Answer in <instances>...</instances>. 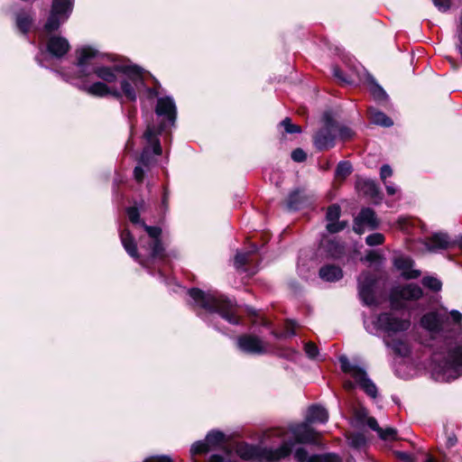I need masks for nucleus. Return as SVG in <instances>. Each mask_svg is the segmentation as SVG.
Instances as JSON below:
<instances>
[{
	"label": "nucleus",
	"mask_w": 462,
	"mask_h": 462,
	"mask_svg": "<svg viewBox=\"0 0 462 462\" xmlns=\"http://www.w3.org/2000/svg\"><path fill=\"white\" fill-rule=\"evenodd\" d=\"M261 444L254 446L239 442L234 445L227 441L224 433L212 430L205 440L197 441L191 446L190 454L193 457L220 449L222 454L212 455L208 462H237L236 456L248 462H279L291 455L294 446L291 439L284 438V431L280 429L265 432Z\"/></svg>",
	"instance_id": "obj_1"
},
{
	"label": "nucleus",
	"mask_w": 462,
	"mask_h": 462,
	"mask_svg": "<svg viewBox=\"0 0 462 462\" xmlns=\"http://www.w3.org/2000/svg\"><path fill=\"white\" fill-rule=\"evenodd\" d=\"M118 81L119 88L116 86L110 87L103 82H94L92 84L82 82L79 88L93 97H104L111 96L116 98L125 97L132 102L136 101L140 93L144 90L148 91L151 96L157 95L155 90L145 87L143 71L136 65L127 64Z\"/></svg>",
	"instance_id": "obj_2"
},
{
	"label": "nucleus",
	"mask_w": 462,
	"mask_h": 462,
	"mask_svg": "<svg viewBox=\"0 0 462 462\" xmlns=\"http://www.w3.org/2000/svg\"><path fill=\"white\" fill-rule=\"evenodd\" d=\"M432 375L437 381L448 382L462 375V345L448 341L432 355Z\"/></svg>",
	"instance_id": "obj_3"
},
{
	"label": "nucleus",
	"mask_w": 462,
	"mask_h": 462,
	"mask_svg": "<svg viewBox=\"0 0 462 462\" xmlns=\"http://www.w3.org/2000/svg\"><path fill=\"white\" fill-rule=\"evenodd\" d=\"M450 317L443 310H434L424 314L420 319L421 327L432 336H441L449 332L462 331V313L453 310Z\"/></svg>",
	"instance_id": "obj_4"
},
{
	"label": "nucleus",
	"mask_w": 462,
	"mask_h": 462,
	"mask_svg": "<svg viewBox=\"0 0 462 462\" xmlns=\"http://www.w3.org/2000/svg\"><path fill=\"white\" fill-rule=\"evenodd\" d=\"M155 113L159 117H163L160 124V127L157 130L154 126L148 125L143 134V138L146 143L153 146V153L160 155L162 153V147L160 145L158 135L168 126L173 125L176 121L177 108L173 98L171 97H159L155 107Z\"/></svg>",
	"instance_id": "obj_5"
},
{
	"label": "nucleus",
	"mask_w": 462,
	"mask_h": 462,
	"mask_svg": "<svg viewBox=\"0 0 462 462\" xmlns=\"http://www.w3.org/2000/svg\"><path fill=\"white\" fill-rule=\"evenodd\" d=\"M189 294L198 307L202 308L210 313H218L230 324H239V319L234 311L232 303L224 297L211 293H205L199 289L189 290Z\"/></svg>",
	"instance_id": "obj_6"
},
{
	"label": "nucleus",
	"mask_w": 462,
	"mask_h": 462,
	"mask_svg": "<svg viewBox=\"0 0 462 462\" xmlns=\"http://www.w3.org/2000/svg\"><path fill=\"white\" fill-rule=\"evenodd\" d=\"M364 324L370 334L383 331L387 338L408 330L411 321L409 319L401 318L394 313L385 312L371 319H365Z\"/></svg>",
	"instance_id": "obj_7"
},
{
	"label": "nucleus",
	"mask_w": 462,
	"mask_h": 462,
	"mask_svg": "<svg viewBox=\"0 0 462 462\" xmlns=\"http://www.w3.org/2000/svg\"><path fill=\"white\" fill-rule=\"evenodd\" d=\"M73 6L74 0H52L51 13L44 24V32L57 31L69 19Z\"/></svg>",
	"instance_id": "obj_8"
},
{
	"label": "nucleus",
	"mask_w": 462,
	"mask_h": 462,
	"mask_svg": "<svg viewBox=\"0 0 462 462\" xmlns=\"http://www.w3.org/2000/svg\"><path fill=\"white\" fill-rule=\"evenodd\" d=\"M339 363L342 371L348 374L362 390H364L372 398H375L377 396V388L369 379L364 367L350 363L345 356L339 357Z\"/></svg>",
	"instance_id": "obj_9"
},
{
	"label": "nucleus",
	"mask_w": 462,
	"mask_h": 462,
	"mask_svg": "<svg viewBox=\"0 0 462 462\" xmlns=\"http://www.w3.org/2000/svg\"><path fill=\"white\" fill-rule=\"evenodd\" d=\"M77 54V78L82 79L90 77L94 72L95 66L100 65L98 63L100 54L91 47L81 48Z\"/></svg>",
	"instance_id": "obj_10"
},
{
	"label": "nucleus",
	"mask_w": 462,
	"mask_h": 462,
	"mask_svg": "<svg viewBox=\"0 0 462 462\" xmlns=\"http://www.w3.org/2000/svg\"><path fill=\"white\" fill-rule=\"evenodd\" d=\"M421 288L414 283L394 287L390 295L391 303L395 308L403 307L406 301L417 300L422 297Z\"/></svg>",
	"instance_id": "obj_11"
},
{
	"label": "nucleus",
	"mask_w": 462,
	"mask_h": 462,
	"mask_svg": "<svg viewBox=\"0 0 462 462\" xmlns=\"http://www.w3.org/2000/svg\"><path fill=\"white\" fill-rule=\"evenodd\" d=\"M325 125L314 136V145L319 150H327L335 145L337 123L328 115L324 116Z\"/></svg>",
	"instance_id": "obj_12"
},
{
	"label": "nucleus",
	"mask_w": 462,
	"mask_h": 462,
	"mask_svg": "<svg viewBox=\"0 0 462 462\" xmlns=\"http://www.w3.org/2000/svg\"><path fill=\"white\" fill-rule=\"evenodd\" d=\"M237 347L249 355H264L268 352V344L261 337L246 334L240 336L236 340Z\"/></svg>",
	"instance_id": "obj_13"
},
{
	"label": "nucleus",
	"mask_w": 462,
	"mask_h": 462,
	"mask_svg": "<svg viewBox=\"0 0 462 462\" xmlns=\"http://www.w3.org/2000/svg\"><path fill=\"white\" fill-rule=\"evenodd\" d=\"M127 64L115 63L111 66L99 65L95 66L94 74L100 80L98 82H103L107 86H115V83L117 82L125 70Z\"/></svg>",
	"instance_id": "obj_14"
},
{
	"label": "nucleus",
	"mask_w": 462,
	"mask_h": 462,
	"mask_svg": "<svg viewBox=\"0 0 462 462\" xmlns=\"http://www.w3.org/2000/svg\"><path fill=\"white\" fill-rule=\"evenodd\" d=\"M375 277L369 273H363L358 278V294L365 305L376 303L374 297Z\"/></svg>",
	"instance_id": "obj_15"
},
{
	"label": "nucleus",
	"mask_w": 462,
	"mask_h": 462,
	"mask_svg": "<svg viewBox=\"0 0 462 462\" xmlns=\"http://www.w3.org/2000/svg\"><path fill=\"white\" fill-rule=\"evenodd\" d=\"M144 230L148 234L149 247L146 248V242H142L141 248L145 249L147 254L152 258H157L162 256L163 247L160 240V236L162 234V229L157 226H150L142 223Z\"/></svg>",
	"instance_id": "obj_16"
},
{
	"label": "nucleus",
	"mask_w": 462,
	"mask_h": 462,
	"mask_svg": "<svg viewBox=\"0 0 462 462\" xmlns=\"http://www.w3.org/2000/svg\"><path fill=\"white\" fill-rule=\"evenodd\" d=\"M378 219L371 208H363L355 218L354 229L356 233L362 234L365 228L374 229L378 226Z\"/></svg>",
	"instance_id": "obj_17"
},
{
	"label": "nucleus",
	"mask_w": 462,
	"mask_h": 462,
	"mask_svg": "<svg viewBox=\"0 0 462 462\" xmlns=\"http://www.w3.org/2000/svg\"><path fill=\"white\" fill-rule=\"evenodd\" d=\"M310 423L305 422L292 425L290 430L298 443H314L317 439V432L310 427Z\"/></svg>",
	"instance_id": "obj_18"
},
{
	"label": "nucleus",
	"mask_w": 462,
	"mask_h": 462,
	"mask_svg": "<svg viewBox=\"0 0 462 462\" xmlns=\"http://www.w3.org/2000/svg\"><path fill=\"white\" fill-rule=\"evenodd\" d=\"M69 41L60 35H51L46 42L47 51L55 58L63 57L69 50Z\"/></svg>",
	"instance_id": "obj_19"
},
{
	"label": "nucleus",
	"mask_w": 462,
	"mask_h": 462,
	"mask_svg": "<svg viewBox=\"0 0 462 462\" xmlns=\"http://www.w3.org/2000/svg\"><path fill=\"white\" fill-rule=\"evenodd\" d=\"M393 264L405 279H416L420 275L419 270L413 269V261L409 256H396Z\"/></svg>",
	"instance_id": "obj_20"
},
{
	"label": "nucleus",
	"mask_w": 462,
	"mask_h": 462,
	"mask_svg": "<svg viewBox=\"0 0 462 462\" xmlns=\"http://www.w3.org/2000/svg\"><path fill=\"white\" fill-rule=\"evenodd\" d=\"M425 249L429 252H437L452 246V240L446 233H436L424 241Z\"/></svg>",
	"instance_id": "obj_21"
},
{
	"label": "nucleus",
	"mask_w": 462,
	"mask_h": 462,
	"mask_svg": "<svg viewBox=\"0 0 462 462\" xmlns=\"http://www.w3.org/2000/svg\"><path fill=\"white\" fill-rule=\"evenodd\" d=\"M294 457L298 462H340L339 457L335 454L309 456L307 450L303 448L295 450Z\"/></svg>",
	"instance_id": "obj_22"
},
{
	"label": "nucleus",
	"mask_w": 462,
	"mask_h": 462,
	"mask_svg": "<svg viewBox=\"0 0 462 462\" xmlns=\"http://www.w3.org/2000/svg\"><path fill=\"white\" fill-rule=\"evenodd\" d=\"M120 238L122 245L125 250L127 252V254L132 258L138 261L142 265H145L143 259H142L139 254L137 253L136 244L130 232L128 230L122 231L120 234Z\"/></svg>",
	"instance_id": "obj_23"
},
{
	"label": "nucleus",
	"mask_w": 462,
	"mask_h": 462,
	"mask_svg": "<svg viewBox=\"0 0 462 462\" xmlns=\"http://www.w3.org/2000/svg\"><path fill=\"white\" fill-rule=\"evenodd\" d=\"M328 419V411L319 405H313L309 408L307 415H306V420L310 423H325Z\"/></svg>",
	"instance_id": "obj_24"
},
{
	"label": "nucleus",
	"mask_w": 462,
	"mask_h": 462,
	"mask_svg": "<svg viewBox=\"0 0 462 462\" xmlns=\"http://www.w3.org/2000/svg\"><path fill=\"white\" fill-rule=\"evenodd\" d=\"M151 149L153 150V146H152L151 144H149L147 143V146L143 149L142 154H141V157H140V162L139 163L141 165H137L135 168H134V179L138 181V182H141L143 181V177H144V171L142 167L143 166H148L149 163H150V152H151Z\"/></svg>",
	"instance_id": "obj_25"
},
{
	"label": "nucleus",
	"mask_w": 462,
	"mask_h": 462,
	"mask_svg": "<svg viewBox=\"0 0 462 462\" xmlns=\"http://www.w3.org/2000/svg\"><path fill=\"white\" fill-rule=\"evenodd\" d=\"M319 276L326 282H336L343 277V272L339 267L328 264L320 268Z\"/></svg>",
	"instance_id": "obj_26"
},
{
	"label": "nucleus",
	"mask_w": 462,
	"mask_h": 462,
	"mask_svg": "<svg viewBox=\"0 0 462 462\" xmlns=\"http://www.w3.org/2000/svg\"><path fill=\"white\" fill-rule=\"evenodd\" d=\"M320 246L332 258L340 257L344 252V247L334 240L323 239Z\"/></svg>",
	"instance_id": "obj_27"
},
{
	"label": "nucleus",
	"mask_w": 462,
	"mask_h": 462,
	"mask_svg": "<svg viewBox=\"0 0 462 462\" xmlns=\"http://www.w3.org/2000/svg\"><path fill=\"white\" fill-rule=\"evenodd\" d=\"M368 113L371 123L374 125L389 127L393 124L390 117H388L384 113L375 108H369Z\"/></svg>",
	"instance_id": "obj_28"
},
{
	"label": "nucleus",
	"mask_w": 462,
	"mask_h": 462,
	"mask_svg": "<svg viewBox=\"0 0 462 462\" xmlns=\"http://www.w3.org/2000/svg\"><path fill=\"white\" fill-rule=\"evenodd\" d=\"M384 343L387 346L391 347L396 354L405 356L409 354V346L403 340H390V337L384 339Z\"/></svg>",
	"instance_id": "obj_29"
},
{
	"label": "nucleus",
	"mask_w": 462,
	"mask_h": 462,
	"mask_svg": "<svg viewBox=\"0 0 462 462\" xmlns=\"http://www.w3.org/2000/svg\"><path fill=\"white\" fill-rule=\"evenodd\" d=\"M361 189L364 193L372 198H375L379 194V188L376 182L373 180H364L359 183Z\"/></svg>",
	"instance_id": "obj_30"
},
{
	"label": "nucleus",
	"mask_w": 462,
	"mask_h": 462,
	"mask_svg": "<svg viewBox=\"0 0 462 462\" xmlns=\"http://www.w3.org/2000/svg\"><path fill=\"white\" fill-rule=\"evenodd\" d=\"M32 23V19L27 14H19L16 17V25L23 33H26L30 30Z\"/></svg>",
	"instance_id": "obj_31"
},
{
	"label": "nucleus",
	"mask_w": 462,
	"mask_h": 462,
	"mask_svg": "<svg viewBox=\"0 0 462 462\" xmlns=\"http://www.w3.org/2000/svg\"><path fill=\"white\" fill-rule=\"evenodd\" d=\"M300 199H301L300 190L297 189L291 192L287 200V208L292 210L298 209L300 205Z\"/></svg>",
	"instance_id": "obj_32"
},
{
	"label": "nucleus",
	"mask_w": 462,
	"mask_h": 462,
	"mask_svg": "<svg viewBox=\"0 0 462 462\" xmlns=\"http://www.w3.org/2000/svg\"><path fill=\"white\" fill-rule=\"evenodd\" d=\"M423 286L429 288L433 291H439L441 289V282L433 276H426L422 279Z\"/></svg>",
	"instance_id": "obj_33"
},
{
	"label": "nucleus",
	"mask_w": 462,
	"mask_h": 462,
	"mask_svg": "<svg viewBox=\"0 0 462 462\" xmlns=\"http://www.w3.org/2000/svg\"><path fill=\"white\" fill-rule=\"evenodd\" d=\"M370 92L373 95L374 98L378 101H385L388 98L386 92L378 84H372L370 87Z\"/></svg>",
	"instance_id": "obj_34"
},
{
	"label": "nucleus",
	"mask_w": 462,
	"mask_h": 462,
	"mask_svg": "<svg viewBox=\"0 0 462 462\" xmlns=\"http://www.w3.org/2000/svg\"><path fill=\"white\" fill-rule=\"evenodd\" d=\"M336 136H338L343 141H346L354 136V132L347 126L339 125L337 124Z\"/></svg>",
	"instance_id": "obj_35"
},
{
	"label": "nucleus",
	"mask_w": 462,
	"mask_h": 462,
	"mask_svg": "<svg viewBox=\"0 0 462 462\" xmlns=\"http://www.w3.org/2000/svg\"><path fill=\"white\" fill-rule=\"evenodd\" d=\"M352 172V166L348 162H340L337 167L336 174L339 178H346Z\"/></svg>",
	"instance_id": "obj_36"
},
{
	"label": "nucleus",
	"mask_w": 462,
	"mask_h": 462,
	"mask_svg": "<svg viewBox=\"0 0 462 462\" xmlns=\"http://www.w3.org/2000/svg\"><path fill=\"white\" fill-rule=\"evenodd\" d=\"M281 125L283 126L287 134H299L301 132L300 126L291 123V118L286 117L281 122Z\"/></svg>",
	"instance_id": "obj_37"
},
{
	"label": "nucleus",
	"mask_w": 462,
	"mask_h": 462,
	"mask_svg": "<svg viewBox=\"0 0 462 462\" xmlns=\"http://www.w3.org/2000/svg\"><path fill=\"white\" fill-rule=\"evenodd\" d=\"M365 443V439L362 434H352L348 437V444L355 448H359Z\"/></svg>",
	"instance_id": "obj_38"
},
{
	"label": "nucleus",
	"mask_w": 462,
	"mask_h": 462,
	"mask_svg": "<svg viewBox=\"0 0 462 462\" xmlns=\"http://www.w3.org/2000/svg\"><path fill=\"white\" fill-rule=\"evenodd\" d=\"M384 241V236L381 233H374L365 238V242L370 246L382 245Z\"/></svg>",
	"instance_id": "obj_39"
},
{
	"label": "nucleus",
	"mask_w": 462,
	"mask_h": 462,
	"mask_svg": "<svg viewBox=\"0 0 462 462\" xmlns=\"http://www.w3.org/2000/svg\"><path fill=\"white\" fill-rule=\"evenodd\" d=\"M378 435L383 440H394L397 438V431L395 429L388 427L384 430L382 429Z\"/></svg>",
	"instance_id": "obj_40"
},
{
	"label": "nucleus",
	"mask_w": 462,
	"mask_h": 462,
	"mask_svg": "<svg viewBox=\"0 0 462 462\" xmlns=\"http://www.w3.org/2000/svg\"><path fill=\"white\" fill-rule=\"evenodd\" d=\"M340 217V208L337 205H332L328 208L327 211V221L333 222L338 220Z\"/></svg>",
	"instance_id": "obj_41"
},
{
	"label": "nucleus",
	"mask_w": 462,
	"mask_h": 462,
	"mask_svg": "<svg viewBox=\"0 0 462 462\" xmlns=\"http://www.w3.org/2000/svg\"><path fill=\"white\" fill-rule=\"evenodd\" d=\"M346 226V223L344 221H333V222H328L327 224V230L329 233H337L341 230H343Z\"/></svg>",
	"instance_id": "obj_42"
},
{
	"label": "nucleus",
	"mask_w": 462,
	"mask_h": 462,
	"mask_svg": "<svg viewBox=\"0 0 462 462\" xmlns=\"http://www.w3.org/2000/svg\"><path fill=\"white\" fill-rule=\"evenodd\" d=\"M249 253H237L235 256V266L236 269H241L247 263Z\"/></svg>",
	"instance_id": "obj_43"
},
{
	"label": "nucleus",
	"mask_w": 462,
	"mask_h": 462,
	"mask_svg": "<svg viewBox=\"0 0 462 462\" xmlns=\"http://www.w3.org/2000/svg\"><path fill=\"white\" fill-rule=\"evenodd\" d=\"M304 350L306 355L310 358H315L319 354V349L316 345L311 342H308L305 344Z\"/></svg>",
	"instance_id": "obj_44"
},
{
	"label": "nucleus",
	"mask_w": 462,
	"mask_h": 462,
	"mask_svg": "<svg viewBox=\"0 0 462 462\" xmlns=\"http://www.w3.org/2000/svg\"><path fill=\"white\" fill-rule=\"evenodd\" d=\"M393 175V170L392 168L390 167V165L388 164H383L382 167H381V170H380V178L382 180V181L384 183V182H387L386 181V179L391 177Z\"/></svg>",
	"instance_id": "obj_45"
},
{
	"label": "nucleus",
	"mask_w": 462,
	"mask_h": 462,
	"mask_svg": "<svg viewBox=\"0 0 462 462\" xmlns=\"http://www.w3.org/2000/svg\"><path fill=\"white\" fill-rule=\"evenodd\" d=\"M127 216H128L130 221L133 222L134 224L140 223V215H139V211L136 208H134V207L129 208L127 209Z\"/></svg>",
	"instance_id": "obj_46"
},
{
	"label": "nucleus",
	"mask_w": 462,
	"mask_h": 462,
	"mask_svg": "<svg viewBox=\"0 0 462 462\" xmlns=\"http://www.w3.org/2000/svg\"><path fill=\"white\" fill-rule=\"evenodd\" d=\"M433 3L440 12H446L450 7L451 0H433Z\"/></svg>",
	"instance_id": "obj_47"
},
{
	"label": "nucleus",
	"mask_w": 462,
	"mask_h": 462,
	"mask_svg": "<svg viewBox=\"0 0 462 462\" xmlns=\"http://www.w3.org/2000/svg\"><path fill=\"white\" fill-rule=\"evenodd\" d=\"M307 158L305 152L301 149H296L291 152V159L294 162H304Z\"/></svg>",
	"instance_id": "obj_48"
},
{
	"label": "nucleus",
	"mask_w": 462,
	"mask_h": 462,
	"mask_svg": "<svg viewBox=\"0 0 462 462\" xmlns=\"http://www.w3.org/2000/svg\"><path fill=\"white\" fill-rule=\"evenodd\" d=\"M143 462H172L168 456H153L146 458Z\"/></svg>",
	"instance_id": "obj_49"
},
{
	"label": "nucleus",
	"mask_w": 462,
	"mask_h": 462,
	"mask_svg": "<svg viewBox=\"0 0 462 462\" xmlns=\"http://www.w3.org/2000/svg\"><path fill=\"white\" fill-rule=\"evenodd\" d=\"M386 189V192L388 195L393 196L395 195L398 191V188L392 182H384L383 183Z\"/></svg>",
	"instance_id": "obj_50"
},
{
	"label": "nucleus",
	"mask_w": 462,
	"mask_h": 462,
	"mask_svg": "<svg viewBox=\"0 0 462 462\" xmlns=\"http://www.w3.org/2000/svg\"><path fill=\"white\" fill-rule=\"evenodd\" d=\"M367 425L369 426V428H371L373 430L376 431L378 434H379L380 430H382V428L379 427V424L374 418H369L367 420Z\"/></svg>",
	"instance_id": "obj_51"
},
{
	"label": "nucleus",
	"mask_w": 462,
	"mask_h": 462,
	"mask_svg": "<svg viewBox=\"0 0 462 462\" xmlns=\"http://www.w3.org/2000/svg\"><path fill=\"white\" fill-rule=\"evenodd\" d=\"M333 75L339 81L344 82V83H348V80L343 76V73L341 72V70L338 68H334Z\"/></svg>",
	"instance_id": "obj_52"
},
{
	"label": "nucleus",
	"mask_w": 462,
	"mask_h": 462,
	"mask_svg": "<svg viewBox=\"0 0 462 462\" xmlns=\"http://www.w3.org/2000/svg\"><path fill=\"white\" fill-rule=\"evenodd\" d=\"M333 75L339 81L344 82V83H348V80L343 76V73L341 72V70L338 68H334Z\"/></svg>",
	"instance_id": "obj_53"
},
{
	"label": "nucleus",
	"mask_w": 462,
	"mask_h": 462,
	"mask_svg": "<svg viewBox=\"0 0 462 462\" xmlns=\"http://www.w3.org/2000/svg\"><path fill=\"white\" fill-rule=\"evenodd\" d=\"M378 258L379 255L374 251L369 252L365 257L367 262H375Z\"/></svg>",
	"instance_id": "obj_54"
},
{
	"label": "nucleus",
	"mask_w": 462,
	"mask_h": 462,
	"mask_svg": "<svg viewBox=\"0 0 462 462\" xmlns=\"http://www.w3.org/2000/svg\"><path fill=\"white\" fill-rule=\"evenodd\" d=\"M344 388H345L346 390H347V391H351V390H353V389L355 388V384H354V383H353V382H351V381H346V382H345V383H344Z\"/></svg>",
	"instance_id": "obj_55"
},
{
	"label": "nucleus",
	"mask_w": 462,
	"mask_h": 462,
	"mask_svg": "<svg viewBox=\"0 0 462 462\" xmlns=\"http://www.w3.org/2000/svg\"><path fill=\"white\" fill-rule=\"evenodd\" d=\"M457 443V438L452 435L448 438V447H452Z\"/></svg>",
	"instance_id": "obj_56"
},
{
	"label": "nucleus",
	"mask_w": 462,
	"mask_h": 462,
	"mask_svg": "<svg viewBox=\"0 0 462 462\" xmlns=\"http://www.w3.org/2000/svg\"><path fill=\"white\" fill-rule=\"evenodd\" d=\"M167 203H168V191L165 189L164 190V194H163V198H162V206L164 208H167Z\"/></svg>",
	"instance_id": "obj_57"
},
{
	"label": "nucleus",
	"mask_w": 462,
	"mask_h": 462,
	"mask_svg": "<svg viewBox=\"0 0 462 462\" xmlns=\"http://www.w3.org/2000/svg\"><path fill=\"white\" fill-rule=\"evenodd\" d=\"M457 245L459 247L462 248V236L458 237L456 240H452V245Z\"/></svg>",
	"instance_id": "obj_58"
},
{
	"label": "nucleus",
	"mask_w": 462,
	"mask_h": 462,
	"mask_svg": "<svg viewBox=\"0 0 462 462\" xmlns=\"http://www.w3.org/2000/svg\"><path fill=\"white\" fill-rule=\"evenodd\" d=\"M286 334L288 336H293L295 334V332L292 329L291 330V329L287 328Z\"/></svg>",
	"instance_id": "obj_59"
},
{
	"label": "nucleus",
	"mask_w": 462,
	"mask_h": 462,
	"mask_svg": "<svg viewBox=\"0 0 462 462\" xmlns=\"http://www.w3.org/2000/svg\"><path fill=\"white\" fill-rule=\"evenodd\" d=\"M425 462H434L432 458H428Z\"/></svg>",
	"instance_id": "obj_60"
}]
</instances>
